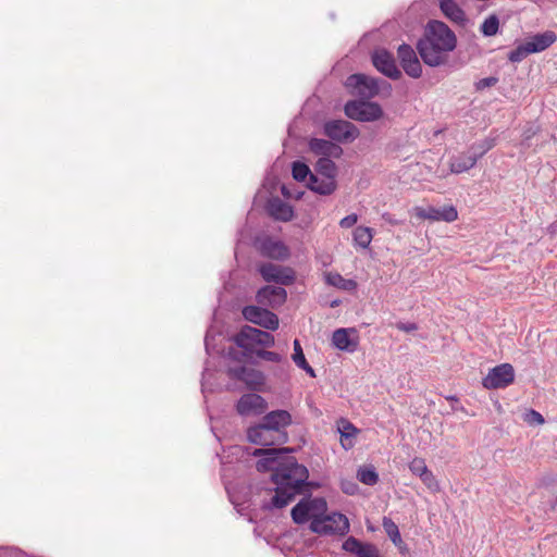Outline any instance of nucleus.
<instances>
[{"label":"nucleus","instance_id":"27","mask_svg":"<svg viewBox=\"0 0 557 557\" xmlns=\"http://www.w3.org/2000/svg\"><path fill=\"white\" fill-rule=\"evenodd\" d=\"M440 8L443 14L457 24H463L466 14L454 0H441Z\"/></svg>","mask_w":557,"mask_h":557},{"label":"nucleus","instance_id":"35","mask_svg":"<svg viewBox=\"0 0 557 557\" xmlns=\"http://www.w3.org/2000/svg\"><path fill=\"white\" fill-rule=\"evenodd\" d=\"M383 528H384L386 534L388 535V537L391 539V541L395 545H399L403 542L398 527L391 518H387V517L383 518Z\"/></svg>","mask_w":557,"mask_h":557},{"label":"nucleus","instance_id":"39","mask_svg":"<svg viewBox=\"0 0 557 557\" xmlns=\"http://www.w3.org/2000/svg\"><path fill=\"white\" fill-rule=\"evenodd\" d=\"M529 54H531V51H529V48L525 42L518 46L516 49L509 52L508 59L513 62H521L523 59H525Z\"/></svg>","mask_w":557,"mask_h":557},{"label":"nucleus","instance_id":"32","mask_svg":"<svg viewBox=\"0 0 557 557\" xmlns=\"http://www.w3.org/2000/svg\"><path fill=\"white\" fill-rule=\"evenodd\" d=\"M372 230L366 226H358L354 231V242L361 248H367L372 240Z\"/></svg>","mask_w":557,"mask_h":557},{"label":"nucleus","instance_id":"45","mask_svg":"<svg viewBox=\"0 0 557 557\" xmlns=\"http://www.w3.org/2000/svg\"><path fill=\"white\" fill-rule=\"evenodd\" d=\"M395 326L397 330L405 333H411L418 330V324L413 322H397Z\"/></svg>","mask_w":557,"mask_h":557},{"label":"nucleus","instance_id":"36","mask_svg":"<svg viewBox=\"0 0 557 557\" xmlns=\"http://www.w3.org/2000/svg\"><path fill=\"white\" fill-rule=\"evenodd\" d=\"M358 480L366 485H374L379 481V475L373 468H360L357 472Z\"/></svg>","mask_w":557,"mask_h":557},{"label":"nucleus","instance_id":"40","mask_svg":"<svg viewBox=\"0 0 557 557\" xmlns=\"http://www.w3.org/2000/svg\"><path fill=\"white\" fill-rule=\"evenodd\" d=\"M409 469L412 472V474L419 478L429 470L424 459L419 457H416L411 460V462L409 463Z\"/></svg>","mask_w":557,"mask_h":557},{"label":"nucleus","instance_id":"47","mask_svg":"<svg viewBox=\"0 0 557 557\" xmlns=\"http://www.w3.org/2000/svg\"><path fill=\"white\" fill-rule=\"evenodd\" d=\"M528 417H529V422H531V423H539V424L544 423L543 416L535 410H531L529 412Z\"/></svg>","mask_w":557,"mask_h":557},{"label":"nucleus","instance_id":"34","mask_svg":"<svg viewBox=\"0 0 557 557\" xmlns=\"http://www.w3.org/2000/svg\"><path fill=\"white\" fill-rule=\"evenodd\" d=\"M499 28V18L497 15L492 14L484 20L480 29L486 37H491L497 34Z\"/></svg>","mask_w":557,"mask_h":557},{"label":"nucleus","instance_id":"1","mask_svg":"<svg viewBox=\"0 0 557 557\" xmlns=\"http://www.w3.org/2000/svg\"><path fill=\"white\" fill-rule=\"evenodd\" d=\"M456 45L455 33L444 22L433 20L426 24L424 35L417 44V50L426 65L437 67L447 63L448 54Z\"/></svg>","mask_w":557,"mask_h":557},{"label":"nucleus","instance_id":"12","mask_svg":"<svg viewBox=\"0 0 557 557\" xmlns=\"http://www.w3.org/2000/svg\"><path fill=\"white\" fill-rule=\"evenodd\" d=\"M243 315L247 321L271 331L277 330L280 324L278 318L275 313L259 306L244 307Z\"/></svg>","mask_w":557,"mask_h":557},{"label":"nucleus","instance_id":"17","mask_svg":"<svg viewBox=\"0 0 557 557\" xmlns=\"http://www.w3.org/2000/svg\"><path fill=\"white\" fill-rule=\"evenodd\" d=\"M227 374L232 379H237L246 383L249 387L258 388L264 384V375L262 372L245 366L231 367Z\"/></svg>","mask_w":557,"mask_h":557},{"label":"nucleus","instance_id":"8","mask_svg":"<svg viewBox=\"0 0 557 557\" xmlns=\"http://www.w3.org/2000/svg\"><path fill=\"white\" fill-rule=\"evenodd\" d=\"M344 111L349 119L360 122H374L383 115L381 106L369 100L348 101L345 104Z\"/></svg>","mask_w":557,"mask_h":557},{"label":"nucleus","instance_id":"19","mask_svg":"<svg viewBox=\"0 0 557 557\" xmlns=\"http://www.w3.org/2000/svg\"><path fill=\"white\" fill-rule=\"evenodd\" d=\"M332 344L339 350L354 352L358 347V336L355 329H337L333 332Z\"/></svg>","mask_w":557,"mask_h":557},{"label":"nucleus","instance_id":"4","mask_svg":"<svg viewBox=\"0 0 557 557\" xmlns=\"http://www.w3.org/2000/svg\"><path fill=\"white\" fill-rule=\"evenodd\" d=\"M293 451V448L287 447L256 448L251 455L259 457L256 469L259 472H272V481H274L278 474H290L294 473V468L304 467L290 455Z\"/></svg>","mask_w":557,"mask_h":557},{"label":"nucleus","instance_id":"14","mask_svg":"<svg viewBox=\"0 0 557 557\" xmlns=\"http://www.w3.org/2000/svg\"><path fill=\"white\" fill-rule=\"evenodd\" d=\"M397 57L406 74L412 78H419L422 75V66L418 55L410 45L403 44L397 49Z\"/></svg>","mask_w":557,"mask_h":557},{"label":"nucleus","instance_id":"3","mask_svg":"<svg viewBox=\"0 0 557 557\" xmlns=\"http://www.w3.org/2000/svg\"><path fill=\"white\" fill-rule=\"evenodd\" d=\"M309 471L306 467L294 468V473L278 474L273 481L276 484L275 494L271 499L274 508L281 509L287 506L296 495L301 494L305 487H318L313 482H308Z\"/></svg>","mask_w":557,"mask_h":557},{"label":"nucleus","instance_id":"11","mask_svg":"<svg viewBox=\"0 0 557 557\" xmlns=\"http://www.w3.org/2000/svg\"><path fill=\"white\" fill-rule=\"evenodd\" d=\"M515 379V370L510 363H502L494 367L483 379L482 384L487 389L504 388L511 384Z\"/></svg>","mask_w":557,"mask_h":557},{"label":"nucleus","instance_id":"10","mask_svg":"<svg viewBox=\"0 0 557 557\" xmlns=\"http://www.w3.org/2000/svg\"><path fill=\"white\" fill-rule=\"evenodd\" d=\"M324 134L332 140L346 143L359 136L358 128L350 122L344 120H331L324 123Z\"/></svg>","mask_w":557,"mask_h":557},{"label":"nucleus","instance_id":"2","mask_svg":"<svg viewBox=\"0 0 557 557\" xmlns=\"http://www.w3.org/2000/svg\"><path fill=\"white\" fill-rule=\"evenodd\" d=\"M292 416L286 410H273L267 413L258 424L247 429V440L260 446L283 445L288 441L286 428Z\"/></svg>","mask_w":557,"mask_h":557},{"label":"nucleus","instance_id":"41","mask_svg":"<svg viewBox=\"0 0 557 557\" xmlns=\"http://www.w3.org/2000/svg\"><path fill=\"white\" fill-rule=\"evenodd\" d=\"M423 484L428 487L432 493H436L440 491V484L435 479L434 474L428 470L424 474L420 476Z\"/></svg>","mask_w":557,"mask_h":557},{"label":"nucleus","instance_id":"20","mask_svg":"<svg viewBox=\"0 0 557 557\" xmlns=\"http://www.w3.org/2000/svg\"><path fill=\"white\" fill-rule=\"evenodd\" d=\"M418 216L432 221L454 222L458 218V212L453 206H446L443 208L429 207L426 209H420L418 211Z\"/></svg>","mask_w":557,"mask_h":557},{"label":"nucleus","instance_id":"30","mask_svg":"<svg viewBox=\"0 0 557 557\" xmlns=\"http://www.w3.org/2000/svg\"><path fill=\"white\" fill-rule=\"evenodd\" d=\"M314 169L322 177L335 180L337 168L331 158H320L317 161Z\"/></svg>","mask_w":557,"mask_h":557},{"label":"nucleus","instance_id":"25","mask_svg":"<svg viewBox=\"0 0 557 557\" xmlns=\"http://www.w3.org/2000/svg\"><path fill=\"white\" fill-rule=\"evenodd\" d=\"M479 159L475 157L473 151L469 148L468 151L462 152L450 160V171L453 173H463L472 169Z\"/></svg>","mask_w":557,"mask_h":557},{"label":"nucleus","instance_id":"5","mask_svg":"<svg viewBox=\"0 0 557 557\" xmlns=\"http://www.w3.org/2000/svg\"><path fill=\"white\" fill-rule=\"evenodd\" d=\"M327 510V503L323 497H302L292 509V519L297 524L320 520Z\"/></svg>","mask_w":557,"mask_h":557},{"label":"nucleus","instance_id":"9","mask_svg":"<svg viewBox=\"0 0 557 557\" xmlns=\"http://www.w3.org/2000/svg\"><path fill=\"white\" fill-rule=\"evenodd\" d=\"M235 344L247 352H251V346L258 344L264 347H273L275 344L274 336L269 332L252 327L244 326L234 337Z\"/></svg>","mask_w":557,"mask_h":557},{"label":"nucleus","instance_id":"26","mask_svg":"<svg viewBox=\"0 0 557 557\" xmlns=\"http://www.w3.org/2000/svg\"><path fill=\"white\" fill-rule=\"evenodd\" d=\"M307 186L317 194L327 196L336 189V182L335 180L320 178L315 174H310V181Z\"/></svg>","mask_w":557,"mask_h":557},{"label":"nucleus","instance_id":"48","mask_svg":"<svg viewBox=\"0 0 557 557\" xmlns=\"http://www.w3.org/2000/svg\"><path fill=\"white\" fill-rule=\"evenodd\" d=\"M342 490L345 494L354 495L358 490V486L354 482H347L342 484Z\"/></svg>","mask_w":557,"mask_h":557},{"label":"nucleus","instance_id":"6","mask_svg":"<svg viewBox=\"0 0 557 557\" xmlns=\"http://www.w3.org/2000/svg\"><path fill=\"white\" fill-rule=\"evenodd\" d=\"M346 86L351 87L362 100L374 98L383 88L391 89L386 81L361 73L348 76Z\"/></svg>","mask_w":557,"mask_h":557},{"label":"nucleus","instance_id":"23","mask_svg":"<svg viewBox=\"0 0 557 557\" xmlns=\"http://www.w3.org/2000/svg\"><path fill=\"white\" fill-rule=\"evenodd\" d=\"M268 211L272 218L280 221H290L294 216L292 206L280 198H273L268 202Z\"/></svg>","mask_w":557,"mask_h":557},{"label":"nucleus","instance_id":"15","mask_svg":"<svg viewBox=\"0 0 557 557\" xmlns=\"http://www.w3.org/2000/svg\"><path fill=\"white\" fill-rule=\"evenodd\" d=\"M372 63L379 72L391 79H398L401 77V72L397 67L393 54L385 49L375 50L373 52Z\"/></svg>","mask_w":557,"mask_h":557},{"label":"nucleus","instance_id":"44","mask_svg":"<svg viewBox=\"0 0 557 557\" xmlns=\"http://www.w3.org/2000/svg\"><path fill=\"white\" fill-rule=\"evenodd\" d=\"M497 82H498V79L496 77H493V76L485 77V78L480 79L475 84V88H476V90H484L485 88L496 85Z\"/></svg>","mask_w":557,"mask_h":557},{"label":"nucleus","instance_id":"49","mask_svg":"<svg viewBox=\"0 0 557 557\" xmlns=\"http://www.w3.org/2000/svg\"><path fill=\"white\" fill-rule=\"evenodd\" d=\"M281 191H282L283 196H285L287 198L295 197L296 199H300V197H301V193H298L296 196H293L285 185L282 186Z\"/></svg>","mask_w":557,"mask_h":557},{"label":"nucleus","instance_id":"13","mask_svg":"<svg viewBox=\"0 0 557 557\" xmlns=\"http://www.w3.org/2000/svg\"><path fill=\"white\" fill-rule=\"evenodd\" d=\"M259 273L265 282H274L281 285H290L295 281L294 271L271 262L262 263Z\"/></svg>","mask_w":557,"mask_h":557},{"label":"nucleus","instance_id":"37","mask_svg":"<svg viewBox=\"0 0 557 557\" xmlns=\"http://www.w3.org/2000/svg\"><path fill=\"white\" fill-rule=\"evenodd\" d=\"M495 146V140L486 138L480 143L473 144L470 149L473 151L478 159L482 158L488 150Z\"/></svg>","mask_w":557,"mask_h":557},{"label":"nucleus","instance_id":"31","mask_svg":"<svg viewBox=\"0 0 557 557\" xmlns=\"http://www.w3.org/2000/svg\"><path fill=\"white\" fill-rule=\"evenodd\" d=\"M326 281L330 285L344 290H354L357 287V283L354 280L344 278L338 273H329Z\"/></svg>","mask_w":557,"mask_h":557},{"label":"nucleus","instance_id":"22","mask_svg":"<svg viewBox=\"0 0 557 557\" xmlns=\"http://www.w3.org/2000/svg\"><path fill=\"white\" fill-rule=\"evenodd\" d=\"M260 252L264 257L276 260H284L288 257L287 247L282 242L270 237L260 243Z\"/></svg>","mask_w":557,"mask_h":557},{"label":"nucleus","instance_id":"29","mask_svg":"<svg viewBox=\"0 0 557 557\" xmlns=\"http://www.w3.org/2000/svg\"><path fill=\"white\" fill-rule=\"evenodd\" d=\"M292 359L298 368L302 369L311 377H315V372L313 368L307 362L298 339L294 341V354L292 355Z\"/></svg>","mask_w":557,"mask_h":557},{"label":"nucleus","instance_id":"42","mask_svg":"<svg viewBox=\"0 0 557 557\" xmlns=\"http://www.w3.org/2000/svg\"><path fill=\"white\" fill-rule=\"evenodd\" d=\"M363 545V542L357 540L356 537L354 536H350L348 537L344 544H343V548L346 550V552H349V553H352L355 555H358L361 547Z\"/></svg>","mask_w":557,"mask_h":557},{"label":"nucleus","instance_id":"28","mask_svg":"<svg viewBox=\"0 0 557 557\" xmlns=\"http://www.w3.org/2000/svg\"><path fill=\"white\" fill-rule=\"evenodd\" d=\"M338 432L342 436V446L345 449L352 447L351 438L357 434V428L345 419H341L338 422Z\"/></svg>","mask_w":557,"mask_h":557},{"label":"nucleus","instance_id":"43","mask_svg":"<svg viewBox=\"0 0 557 557\" xmlns=\"http://www.w3.org/2000/svg\"><path fill=\"white\" fill-rule=\"evenodd\" d=\"M357 557H381L376 546L370 543H363Z\"/></svg>","mask_w":557,"mask_h":557},{"label":"nucleus","instance_id":"24","mask_svg":"<svg viewBox=\"0 0 557 557\" xmlns=\"http://www.w3.org/2000/svg\"><path fill=\"white\" fill-rule=\"evenodd\" d=\"M557 37L554 32L547 30L542 34H536L532 37H530L525 44L529 48V51L531 53L541 52L545 49H547L549 46H552L556 41Z\"/></svg>","mask_w":557,"mask_h":557},{"label":"nucleus","instance_id":"33","mask_svg":"<svg viewBox=\"0 0 557 557\" xmlns=\"http://www.w3.org/2000/svg\"><path fill=\"white\" fill-rule=\"evenodd\" d=\"M311 170L301 161H294L292 163V175L297 182H305L308 177L310 180Z\"/></svg>","mask_w":557,"mask_h":557},{"label":"nucleus","instance_id":"21","mask_svg":"<svg viewBox=\"0 0 557 557\" xmlns=\"http://www.w3.org/2000/svg\"><path fill=\"white\" fill-rule=\"evenodd\" d=\"M309 148L314 154L321 156V158H339L343 153L341 146L321 138H312L309 141Z\"/></svg>","mask_w":557,"mask_h":557},{"label":"nucleus","instance_id":"7","mask_svg":"<svg viewBox=\"0 0 557 557\" xmlns=\"http://www.w3.org/2000/svg\"><path fill=\"white\" fill-rule=\"evenodd\" d=\"M309 529L320 535H344L349 531V521L343 513L332 512L327 515L325 512L320 517V520L311 521Z\"/></svg>","mask_w":557,"mask_h":557},{"label":"nucleus","instance_id":"16","mask_svg":"<svg viewBox=\"0 0 557 557\" xmlns=\"http://www.w3.org/2000/svg\"><path fill=\"white\" fill-rule=\"evenodd\" d=\"M287 298V293L282 286L267 285L261 287L256 295L259 305L276 309L281 307Z\"/></svg>","mask_w":557,"mask_h":557},{"label":"nucleus","instance_id":"46","mask_svg":"<svg viewBox=\"0 0 557 557\" xmlns=\"http://www.w3.org/2000/svg\"><path fill=\"white\" fill-rule=\"evenodd\" d=\"M357 221H358L357 214L352 213V214H349V215L343 218L339 221V225L343 228H349V227L354 226L357 223Z\"/></svg>","mask_w":557,"mask_h":557},{"label":"nucleus","instance_id":"18","mask_svg":"<svg viewBox=\"0 0 557 557\" xmlns=\"http://www.w3.org/2000/svg\"><path fill=\"white\" fill-rule=\"evenodd\" d=\"M267 406V401L260 395L245 394L237 401L236 410L242 416L261 414Z\"/></svg>","mask_w":557,"mask_h":557},{"label":"nucleus","instance_id":"38","mask_svg":"<svg viewBox=\"0 0 557 557\" xmlns=\"http://www.w3.org/2000/svg\"><path fill=\"white\" fill-rule=\"evenodd\" d=\"M256 355H257V357H259L263 360L270 361V362H274V363L283 362V366L281 367L282 369L284 366H288L287 360H285L282 355L277 354L275 351L258 349V350H256Z\"/></svg>","mask_w":557,"mask_h":557}]
</instances>
